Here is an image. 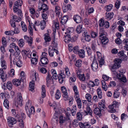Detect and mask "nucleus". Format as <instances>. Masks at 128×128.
Wrapping results in <instances>:
<instances>
[{
  "instance_id": "1",
  "label": "nucleus",
  "mask_w": 128,
  "mask_h": 128,
  "mask_svg": "<svg viewBox=\"0 0 128 128\" xmlns=\"http://www.w3.org/2000/svg\"><path fill=\"white\" fill-rule=\"evenodd\" d=\"M74 30L73 28H68L66 30V32H65L66 35L64 36L65 39L64 41L66 43H69L70 42H75L78 38V37L75 36H72L70 34L72 33Z\"/></svg>"
},
{
  "instance_id": "2",
  "label": "nucleus",
  "mask_w": 128,
  "mask_h": 128,
  "mask_svg": "<svg viewBox=\"0 0 128 128\" xmlns=\"http://www.w3.org/2000/svg\"><path fill=\"white\" fill-rule=\"evenodd\" d=\"M106 33L104 32H102L99 33V39L100 40V43L102 44H106L108 42V39L106 36Z\"/></svg>"
},
{
  "instance_id": "3",
  "label": "nucleus",
  "mask_w": 128,
  "mask_h": 128,
  "mask_svg": "<svg viewBox=\"0 0 128 128\" xmlns=\"http://www.w3.org/2000/svg\"><path fill=\"white\" fill-rule=\"evenodd\" d=\"M32 76L33 80L32 82H30L29 84V90L32 92H34V87L35 85L34 81L37 80L38 79V74L36 72L34 73Z\"/></svg>"
},
{
  "instance_id": "4",
  "label": "nucleus",
  "mask_w": 128,
  "mask_h": 128,
  "mask_svg": "<svg viewBox=\"0 0 128 128\" xmlns=\"http://www.w3.org/2000/svg\"><path fill=\"white\" fill-rule=\"evenodd\" d=\"M121 62V60L120 59L116 58L114 61V63L111 67L112 70V72H114L116 69L120 68L121 66L120 64Z\"/></svg>"
},
{
  "instance_id": "5",
  "label": "nucleus",
  "mask_w": 128,
  "mask_h": 128,
  "mask_svg": "<svg viewBox=\"0 0 128 128\" xmlns=\"http://www.w3.org/2000/svg\"><path fill=\"white\" fill-rule=\"evenodd\" d=\"M98 23L99 26L100 27H102L107 28L110 26L108 22L107 21L105 20L102 19H101L99 20Z\"/></svg>"
},
{
  "instance_id": "6",
  "label": "nucleus",
  "mask_w": 128,
  "mask_h": 128,
  "mask_svg": "<svg viewBox=\"0 0 128 128\" xmlns=\"http://www.w3.org/2000/svg\"><path fill=\"white\" fill-rule=\"evenodd\" d=\"M66 116L64 117L63 116H59V122L60 125L61 124L66 122V123L70 122V120L69 117L66 112Z\"/></svg>"
},
{
  "instance_id": "7",
  "label": "nucleus",
  "mask_w": 128,
  "mask_h": 128,
  "mask_svg": "<svg viewBox=\"0 0 128 128\" xmlns=\"http://www.w3.org/2000/svg\"><path fill=\"white\" fill-rule=\"evenodd\" d=\"M118 104V102L114 101L112 105H109L108 107L111 109L110 112L112 113L116 112V110L118 109V108L119 105Z\"/></svg>"
},
{
  "instance_id": "8",
  "label": "nucleus",
  "mask_w": 128,
  "mask_h": 128,
  "mask_svg": "<svg viewBox=\"0 0 128 128\" xmlns=\"http://www.w3.org/2000/svg\"><path fill=\"white\" fill-rule=\"evenodd\" d=\"M38 10L41 11H41L42 13H44L46 12L47 13V11L48 9V6L46 4H42V3H39V6L38 7Z\"/></svg>"
},
{
  "instance_id": "9",
  "label": "nucleus",
  "mask_w": 128,
  "mask_h": 128,
  "mask_svg": "<svg viewBox=\"0 0 128 128\" xmlns=\"http://www.w3.org/2000/svg\"><path fill=\"white\" fill-rule=\"evenodd\" d=\"M28 106H26L25 110L28 116L30 118L32 114H34L35 113V110L34 106H32L30 109L28 108Z\"/></svg>"
},
{
  "instance_id": "10",
  "label": "nucleus",
  "mask_w": 128,
  "mask_h": 128,
  "mask_svg": "<svg viewBox=\"0 0 128 128\" xmlns=\"http://www.w3.org/2000/svg\"><path fill=\"white\" fill-rule=\"evenodd\" d=\"M7 122L8 126L10 128L12 127L13 125L16 122V119L11 116H9L8 117Z\"/></svg>"
},
{
  "instance_id": "11",
  "label": "nucleus",
  "mask_w": 128,
  "mask_h": 128,
  "mask_svg": "<svg viewBox=\"0 0 128 128\" xmlns=\"http://www.w3.org/2000/svg\"><path fill=\"white\" fill-rule=\"evenodd\" d=\"M117 78L120 80V81L125 83L127 82V79L124 74L122 73H117Z\"/></svg>"
},
{
  "instance_id": "12",
  "label": "nucleus",
  "mask_w": 128,
  "mask_h": 128,
  "mask_svg": "<svg viewBox=\"0 0 128 128\" xmlns=\"http://www.w3.org/2000/svg\"><path fill=\"white\" fill-rule=\"evenodd\" d=\"M17 105H18L20 106H22V102H23L22 98V97L21 94L19 93L18 94L17 96Z\"/></svg>"
},
{
  "instance_id": "13",
  "label": "nucleus",
  "mask_w": 128,
  "mask_h": 128,
  "mask_svg": "<svg viewBox=\"0 0 128 128\" xmlns=\"http://www.w3.org/2000/svg\"><path fill=\"white\" fill-rule=\"evenodd\" d=\"M0 76H1V78L3 81H5L6 79V72L3 70V69H0Z\"/></svg>"
},
{
  "instance_id": "14",
  "label": "nucleus",
  "mask_w": 128,
  "mask_h": 128,
  "mask_svg": "<svg viewBox=\"0 0 128 128\" xmlns=\"http://www.w3.org/2000/svg\"><path fill=\"white\" fill-rule=\"evenodd\" d=\"M23 81V79L22 78H20V80L16 79H14L12 81L13 84L16 86H18L20 85L21 84V82Z\"/></svg>"
},
{
  "instance_id": "15",
  "label": "nucleus",
  "mask_w": 128,
  "mask_h": 128,
  "mask_svg": "<svg viewBox=\"0 0 128 128\" xmlns=\"http://www.w3.org/2000/svg\"><path fill=\"white\" fill-rule=\"evenodd\" d=\"M61 89L62 92L63 94V96H64L66 99H67L69 96L68 94L67 90L66 87L64 86H62L61 87Z\"/></svg>"
},
{
  "instance_id": "16",
  "label": "nucleus",
  "mask_w": 128,
  "mask_h": 128,
  "mask_svg": "<svg viewBox=\"0 0 128 128\" xmlns=\"http://www.w3.org/2000/svg\"><path fill=\"white\" fill-rule=\"evenodd\" d=\"M91 66L93 71L94 72L96 71L98 68V64L97 62H94V61H92Z\"/></svg>"
},
{
  "instance_id": "17",
  "label": "nucleus",
  "mask_w": 128,
  "mask_h": 128,
  "mask_svg": "<svg viewBox=\"0 0 128 128\" xmlns=\"http://www.w3.org/2000/svg\"><path fill=\"white\" fill-rule=\"evenodd\" d=\"M114 14L113 12H106L105 14V19L108 20H110L113 17Z\"/></svg>"
},
{
  "instance_id": "18",
  "label": "nucleus",
  "mask_w": 128,
  "mask_h": 128,
  "mask_svg": "<svg viewBox=\"0 0 128 128\" xmlns=\"http://www.w3.org/2000/svg\"><path fill=\"white\" fill-rule=\"evenodd\" d=\"M83 36H84L85 40L86 41L89 42L90 41L91 39V37L90 36V34L88 33L87 31H85L83 34Z\"/></svg>"
},
{
  "instance_id": "19",
  "label": "nucleus",
  "mask_w": 128,
  "mask_h": 128,
  "mask_svg": "<svg viewBox=\"0 0 128 128\" xmlns=\"http://www.w3.org/2000/svg\"><path fill=\"white\" fill-rule=\"evenodd\" d=\"M73 19L75 22L76 23H80L82 20L81 17L78 14L74 15V16Z\"/></svg>"
},
{
  "instance_id": "20",
  "label": "nucleus",
  "mask_w": 128,
  "mask_h": 128,
  "mask_svg": "<svg viewBox=\"0 0 128 128\" xmlns=\"http://www.w3.org/2000/svg\"><path fill=\"white\" fill-rule=\"evenodd\" d=\"M72 7L70 4H68L67 6L64 5L62 6V9L64 12H65L68 10H70Z\"/></svg>"
},
{
  "instance_id": "21",
  "label": "nucleus",
  "mask_w": 128,
  "mask_h": 128,
  "mask_svg": "<svg viewBox=\"0 0 128 128\" xmlns=\"http://www.w3.org/2000/svg\"><path fill=\"white\" fill-rule=\"evenodd\" d=\"M40 62L42 64V66H44V65L48 64V60L46 57H42L40 59ZM40 65H41L40 64Z\"/></svg>"
},
{
  "instance_id": "22",
  "label": "nucleus",
  "mask_w": 128,
  "mask_h": 128,
  "mask_svg": "<svg viewBox=\"0 0 128 128\" xmlns=\"http://www.w3.org/2000/svg\"><path fill=\"white\" fill-rule=\"evenodd\" d=\"M80 58H83L85 57V52L84 50L83 49L79 50L78 54Z\"/></svg>"
},
{
  "instance_id": "23",
  "label": "nucleus",
  "mask_w": 128,
  "mask_h": 128,
  "mask_svg": "<svg viewBox=\"0 0 128 128\" xmlns=\"http://www.w3.org/2000/svg\"><path fill=\"white\" fill-rule=\"evenodd\" d=\"M24 39L26 40L28 43V44L31 46L32 45V42L33 40L31 36L30 37H28L26 36H24Z\"/></svg>"
},
{
  "instance_id": "24",
  "label": "nucleus",
  "mask_w": 128,
  "mask_h": 128,
  "mask_svg": "<svg viewBox=\"0 0 128 128\" xmlns=\"http://www.w3.org/2000/svg\"><path fill=\"white\" fill-rule=\"evenodd\" d=\"M94 114L99 117L102 115L101 113V110L100 108H95L94 110Z\"/></svg>"
},
{
  "instance_id": "25",
  "label": "nucleus",
  "mask_w": 128,
  "mask_h": 128,
  "mask_svg": "<svg viewBox=\"0 0 128 128\" xmlns=\"http://www.w3.org/2000/svg\"><path fill=\"white\" fill-rule=\"evenodd\" d=\"M14 12H16L20 18H22V10L18 8L14 9L13 8Z\"/></svg>"
},
{
  "instance_id": "26",
  "label": "nucleus",
  "mask_w": 128,
  "mask_h": 128,
  "mask_svg": "<svg viewBox=\"0 0 128 128\" xmlns=\"http://www.w3.org/2000/svg\"><path fill=\"white\" fill-rule=\"evenodd\" d=\"M82 25L81 24H79L76 27V31L78 34H80L82 32Z\"/></svg>"
},
{
  "instance_id": "27",
  "label": "nucleus",
  "mask_w": 128,
  "mask_h": 128,
  "mask_svg": "<svg viewBox=\"0 0 128 128\" xmlns=\"http://www.w3.org/2000/svg\"><path fill=\"white\" fill-rule=\"evenodd\" d=\"M68 19V16L67 15L64 16L62 18L61 23L62 24H65L67 22Z\"/></svg>"
},
{
  "instance_id": "28",
  "label": "nucleus",
  "mask_w": 128,
  "mask_h": 128,
  "mask_svg": "<svg viewBox=\"0 0 128 128\" xmlns=\"http://www.w3.org/2000/svg\"><path fill=\"white\" fill-rule=\"evenodd\" d=\"M97 92L98 98L101 99L102 97V94L101 89L100 87H99L97 89Z\"/></svg>"
},
{
  "instance_id": "29",
  "label": "nucleus",
  "mask_w": 128,
  "mask_h": 128,
  "mask_svg": "<svg viewBox=\"0 0 128 128\" xmlns=\"http://www.w3.org/2000/svg\"><path fill=\"white\" fill-rule=\"evenodd\" d=\"M62 73L59 74H58V81L59 82L60 84H62L63 83L64 81L63 78H65L64 76H63L62 74Z\"/></svg>"
},
{
  "instance_id": "30",
  "label": "nucleus",
  "mask_w": 128,
  "mask_h": 128,
  "mask_svg": "<svg viewBox=\"0 0 128 128\" xmlns=\"http://www.w3.org/2000/svg\"><path fill=\"white\" fill-rule=\"evenodd\" d=\"M13 61L14 64H16V66L19 67H20L22 66L23 62L21 60L16 61L13 60Z\"/></svg>"
},
{
  "instance_id": "31",
  "label": "nucleus",
  "mask_w": 128,
  "mask_h": 128,
  "mask_svg": "<svg viewBox=\"0 0 128 128\" xmlns=\"http://www.w3.org/2000/svg\"><path fill=\"white\" fill-rule=\"evenodd\" d=\"M51 75L48 73V75L46 77V84L47 86L49 87L50 86V80L52 78V77H51Z\"/></svg>"
},
{
  "instance_id": "32",
  "label": "nucleus",
  "mask_w": 128,
  "mask_h": 128,
  "mask_svg": "<svg viewBox=\"0 0 128 128\" xmlns=\"http://www.w3.org/2000/svg\"><path fill=\"white\" fill-rule=\"evenodd\" d=\"M86 110L87 112L86 111H84L86 115L88 114V113L90 115L92 116V111L91 110V108L89 106H87L86 108Z\"/></svg>"
},
{
  "instance_id": "33",
  "label": "nucleus",
  "mask_w": 128,
  "mask_h": 128,
  "mask_svg": "<svg viewBox=\"0 0 128 128\" xmlns=\"http://www.w3.org/2000/svg\"><path fill=\"white\" fill-rule=\"evenodd\" d=\"M76 98H76V101L77 102V104L78 108H81L82 106V103L81 100L80 98H78L77 96H76Z\"/></svg>"
},
{
  "instance_id": "34",
  "label": "nucleus",
  "mask_w": 128,
  "mask_h": 128,
  "mask_svg": "<svg viewBox=\"0 0 128 128\" xmlns=\"http://www.w3.org/2000/svg\"><path fill=\"white\" fill-rule=\"evenodd\" d=\"M1 63V66L2 69L4 70L7 68V64L6 61L4 60H2L0 61Z\"/></svg>"
},
{
  "instance_id": "35",
  "label": "nucleus",
  "mask_w": 128,
  "mask_h": 128,
  "mask_svg": "<svg viewBox=\"0 0 128 128\" xmlns=\"http://www.w3.org/2000/svg\"><path fill=\"white\" fill-rule=\"evenodd\" d=\"M4 106L6 108L8 109L9 108V102L8 100L6 98L4 102Z\"/></svg>"
},
{
  "instance_id": "36",
  "label": "nucleus",
  "mask_w": 128,
  "mask_h": 128,
  "mask_svg": "<svg viewBox=\"0 0 128 128\" xmlns=\"http://www.w3.org/2000/svg\"><path fill=\"white\" fill-rule=\"evenodd\" d=\"M82 61L80 59L77 60H76L75 65L78 67H80L82 66Z\"/></svg>"
},
{
  "instance_id": "37",
  "label": "nucleus",
  "mask_w": 128,
  "mask_h": 128,
  "mask_svg": "<svg viewBox=\"0 0 128 128\" xmlns=\"http://www.w3.org/2000/svg\"><path fill=\"white\" fill-rule=\"evenodd\" d=\"M55 34H54V38L52 43L54 44V45L53 46L52 49H57L58 44L56 42H55Z\"/></svg>"
},
{
  "instance_id": "38",
  "label": "nucleus",
  "mask_w": 128,
  "mask_h": 128,
  "mask_svg": "<svg viewBox=\"0 0 128 128\" xmlns=\"http://www.w3.org/2000/svg\"><path fill=\"white\" fill-rule=\"evenodd\" d=\"M61 96V94L60 90H57L56 91V94L55 95V97L56 99H59Z\"/></svg>"
},
{
  "instance_id": "39",
  "label": "nucleus",
  "mask_w": 128,
  "mask_h": 128,
  "mask_svg": "<svg viewBox=\"0 0 128 128\" xmlns=\"http://www.w3.org/2000/svg\"><path fill=\"white\" fill-rule=\"evenodd\" d=\"M12 17V19L16 22H18L21 20V18L19 16L18 17L16 16H14Z\"/></svg>"
},
{
  "instance_id": "40",
  "label": "nucleus",
  "mask_w": 128,
  "mask_h": 128,
  "mask_svg": "<svg viewBox=\"0 0 128 128\" xmlns=\"http://www.w3.org/2000/svg\"><path fill=\"white\" fill-rule=\"evenodd\" d=\"M48 53L49 56L51 57L54 56V51L53 49H51L50 47H49L48 50Z\"/></svg>"
},
{
  "instance_id": "41",
  "label": "nucleus",
  "mask_w": 128,
  "mask_h": 128,
  "mask_svg": "<svg viewBox=\"0 0 128 128\" xmlns=\"http://www.w3.org/2000/svg\"><path fill=\"white\" fill-rule=\"evenodd\" d=\"M113 6L112 4H110L108 5L105 6V8L107 12H108L112 9Z\"/></svg>"
},
{
  "instance_id": "42",
  "label": "nucleus",
  "mask_w": 128,
  "mask_h": 128,
  "mask_svg": "<svg viewBox=\"0 0 128 128\" xmlns=\"http://www.w3.org/2000/svg\"><path fill=\"white\" fill-rule=\"evenodd\" d=\"M118 90H115L113 94V96L114 98H117L120 96V92H118Z\"/></svg>"
},
{
  "instance_id": "43",
  "label": "nucleus",
  "mask_w": 128,
  "mask_h": 128,
  "mask_svg": "<svg viewBox=\"0 0 128 128\" xmlns=\"http://www.w3.org/2000/svg\"><path fill=\"white\" fill-rule=\"evenodd\" d=\"M76 118L78 120L80 121L82 118V115L81 113L80 112H78L76 114Z\"/></svg>"
},
{
  "instance_id": "44",
  "label": "nucleus",
  "mask_w": 128,
  "mask_h": 128,
  "mask_svg": "<svg viewBox=\"0 0 128 128\" xmlns=\"http://www.w3.org/2000/svg\"><path fill=\"white\" fill-rule=\"evenodd\" d=\"M22 3L21 4L20 3V4H19L18 1H16L14 3L13 8H14L15 9L16 8H18L19 6H20L22 5Z\"/></svg>"
},
{
  "instance_id": "45",
  "label": "nucleus",
  "mask_w": 128,
  "mask_h": 128,
  "mask_svg": "<svg viewBox=\"0 0 128 128\" xmlns=\"http://www.w3.org/2000/svg\"><path fill=\"white\" fill-rule=\"evenodd\" d=\"M18 43L19 46L20 47H22L24 44V40L22 39H20L18 41Z\"/></svg>"
},
{
  "instance_id": "46",
  "label": "nucleus",
  "mask_w": 128,
  "mask_h": 128,
  "mask_svg": "<svg viewBox=\"0 0 128 128\" xmlns=\"http://www.w3.org/2000/svg\"><path fill=\"white\" fill-rule=\"evenodd\" d=\"M7 88L9 90H11L12 88V84L11 82H8L7 84Z\"/></svg>"
},
{
  "instance_id": "47",
  "label": "nucleus",
  "mask_w": 128,
  "mask_h": 128,
  "mask_svg": "<svg viewBox=\"0 0 128 128\" xmlns=\"http://www.w3.org/2000/svg\"><path fill=\"white\" fill-rule=\"evenodd\" d=\"M4 34L6 35L9 36H12L14 34L13 30L6 31L4 32Z\"/></svg>"
},
{
  "instance_id": "48",
  "label": "nucleus",
  "mask_w": 128,
  "mask_h": 128,
  "mask_svg": "<svg viewBox=\"0 0 128 128\" xmlns=\"http://www.w3.org/2000/svg\"><path fill=\"white\" fill-rule=\"evenodd\" d=\"M73 51L75 54H78L79 51L78 47V46H75L74 47Z\"/></svg>"
},
{
  "instance_id": "49",
  "label": "nucleus",
  "mask_w": 128,
  "mask_h": 128,
  "mask_svg": "<svg viewBox=\"0 0 128 128\" xmlns=\"http://www.w3.org/2000/svg\"><path fill=\"white\" fill-rule=\"evenodd\" d=\"M2 43L3 46L6 47L7 45L6 40L4 37H2Z\"/></svg>"
},
{
  "instance_id": "50",
  "label": "nucleus",
  "mask_w": 128,
  "mask_h": 128,
  "mask_svg": "<svg viewBox=\"0 0 128 128\" xmlns=\"http://www.w3.org/2000/svg\"><path fill=\"white\" fill-rule=\"evenodd\" d=\"M86 99L87 100L88 102H90L91 100V95L89 94H87L86 96Z\"/></svg>"
},
{
  "instance_id": "51",
  "label": "nucleus",
  "mask_w": 128,
  "mask_h": 128,
  "mask_svg": "<svg viewBox=\"0 0 128 128\" xmlns=\"http://www.w3.org/2000/svg\"><path fill=\"white\" fill-rule=\"evenodd\" d=\"M98 106L102 110H103V109H105L106 108L105 105L102 102L99 103Z\"/></svg>"
},
{
  "instance_id": "52",
  "label": "nucleus",
  "mask_w": 128,
  "mask_h": 128,
  "mask_svg": "<svg viewBox=\"0 0 128 128\" xmlns=\"http://www.w3.org/2000/svg\"><path fill=\"white\" fill-rule=\"evenodd\" d=\"M73 90L75 92V95L76 96L78 95V92L77 89V87L76 86L74 85L73 87Z\"/></svg>"
},
{
  "instance_id": "53",
  "label": "nucleus",
  "mask_w": 128,
  "mask_h": 128,
  "mask_svg": "<svg viewBox=\"0 0 128 128\" xmlns=\"http://www.w3.org/2000/svg\"><path fill=\"white\" fill-rule=\"evenodd\" d=\"M31 62L32 64H36L38 62V60L36 58H33L31 60Z\"/></svg>"
},
{
  "instance_id": "54",
  "label": "nucleus",
  "mask_w": 128,
  "mask_h": 128,
  "mask_svg": "<svg viewBox=\"0 0 128 128\" xmlns=\"http://www.w3.org/2000/svg\"><path fill=\"white\" fill-rule=\"evenodd\" d=\"M78 77L79 78V79L80 80H82L84 81L85 80V78L84 77V74L82 75L80 74L78 75Z\"/></svg>"
},
{
  "instance_id": "55",
  "label": "nucleus",
  "mask_w": 128,
  "mask_h": 128,
  "mask_svg": "<svg viewBox=\"0 0 128 128\" xmlns=\"http://www.w3.org/2000/svg\"><path fill=\"white\" fill-rule=\"evenodd\" d=\"M90 34L91 38H95L97 36L98 34L96 32H91Z\"/></svg>"
},
{
  "instance_id": "56",
  "label": "nucleus",
  "mask_w": 128,
  "mask_h": 128,
  "mask_svg": "<svg viewBox=\"0 0 128 128\" xmlns=\"http://www.w3.org/2000/svg\"><path fill=\"white\" fill-rule=\"evenodd\" d=\"M120 1L117 0L115 4V7L117 8L118 9L120 7Z\"/></svg>"
},
{
  "instance_id": "57",
  "label": "nucleus",
  "mask_w": 128,
  "mask_h": 128,
  "mask_svg": "<svg viewBox=\"0 0 128 128\" xmlns=\"http://www.w3.org/2000/svg\"><path fill=\"white\" fill-rule=\"evenodd\" d=\"M44 39L46 42H49L51 40V38L50 37L46 35L44 37Z\"/></svg>"
},
{
  "instance_id": "58",
  "label": "nucleus",
  "mask_w": 128,
  "mask_h": 128,
  "mask_svg": "<svg viewBox=\"0 0 128 128\" xmlns=\"http://www.w3.org/2000/svg\"><path fill=\"white\" fill-rule=\"evenodd\" d=\"M10 22L12 26L14 28L16 26V24L15 21L11 20L10 21Z\"/></svg>"
},
{
  "instance_id": "59",
  "label": "nucleus",
  "mask_w": 128,
  "mask_h": 128,
  "mask_svg": "<svg viewBox=\"0 0 128 128\" xmlns=\"http://www.w3.org/2000/svg\"><path fill=\"white\" fill-rule=\"evenodd\" d=\"M87 50V52L88 56L90 55L92 52V50L89 47H86V48Z\"/></svg>"
},
{
  "instance_id": "60",
  "label": "nucleus",
  "mask_w": 128,
  "mask_h": 128,
  "mask_svg": "<svg viewBox=\"0 0 128 128\" xmlns=\"http://www.w3.org/2000/svg\"><path fill=\"white\" fill-rule=\"evenodd\" d=\"M58 65V64L57 62H53L50 63V66L52 67H56Z\"/></svg>"
},
{
  "instance_id": "61",
  "label": "nucleus",
  "mask_w": 128,
  "mask_h": 128,
  "mask_svg": "<svg viewBox=\"0 0 128 128\" xmlns=\"http://www.w3.org/2000/svg\"><path fill=\"white\" fill-rule=\"evenodd\" d=\"M14 70L13 69H12L10 70V72L9 73L11 76H13L14 75Z\"/></svg>"
},
{
  "instance_id": "62",
  "label": "nucleus",
  "mask_w": 128,
  "mask_h": 128,
  "mask_svg": "<svg viewBox=\"0 0 128 128\" xmlns=\"http://www.w3.org/2000/svg\"><path fill=\"white\" fill-rule=\"evenodd\" d=\"M41 72L43 74H45L47 72V70L44 68H42L40 69Z\"/></svg>"
},
{
  "instance_id": "63",
  "label": "nucleus",
  "mask_w": 128,
  "mask_h": 128,
  "mask_svg": "<svg viewBox=\"0 0 128 128\" xmlns=\"http://www.w3.org/2000/svg\"><path fill=\"white\" fill-rule=\"evenodd\" d=\"M90 124L88 122H85L84 125V128H90Z\"/></svg>"
},
{
  "instance_id": "64",
  "label": "nucleus",
  "mask_w": 128,
  "mask_h": 128,
  "mask_svg": "<svg viewBox=\"0 0 128 128\" xmlns=\"http://www.w3.org/2000/svg\"><path fill=\"white\" fill-rule=\"evenodd\" d=\"M115 42L118 44H120L122 42V40L120 38H116L115 40Z\"/></svg>"
}]
</instances>
